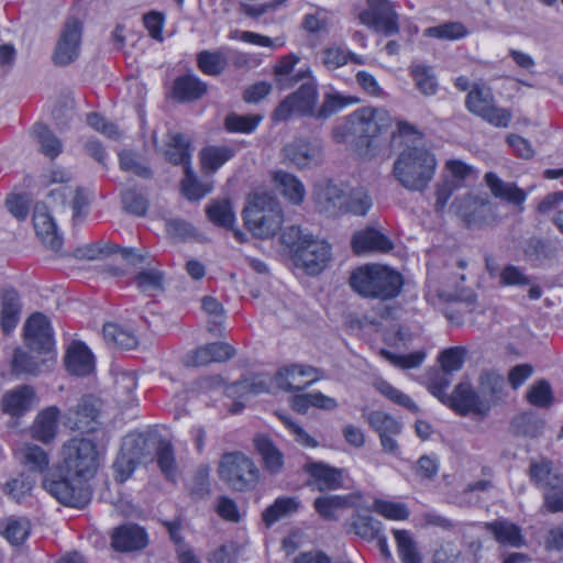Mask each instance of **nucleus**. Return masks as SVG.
Returning <instances> with one entry per match:
<instances>
[{
    "mask_svg": "<svg viewBox=\"0 0 563 563\" xmlns=\"http://www.w3.org/2000/svg\"><path fill=\"white\" fill-rule=\"evenodd\" d=\"M100 454L93 441L79 437L69 439L62 448L64 476L45 479L44 488L60 504L84 508L91 499L88 482L99 468Z\"/></svg>",
    "mask_w": 563,
    "mask_h": 563,
    "instance_id": "f257e3e1",
    "label": "nucleus"
},
{
    "mask_svg": "<svg viewBox=\"0 0 563 563\" xmlns=\"http://www.w3.org/2000/svg\"><path fill=\"white\" fill-rule=\"evenodd\" d=\"M397 139H401L405 147L394 163L393 176L407 190L421 192L433 178L437 159L409 123H398L397 133L391 134L393 141Z\"/></svg>",
    "mask_w": 563,
    "mask_h": 563,
    "instance_id": "f03ea898",
    "label": "nucleus"
},
{
    "mask_svg": "<svg viewBox=\"0 0 563 563\" xmlns=\"http://www.w3.org/2000/svg\"><path fill=\"white\" fill-rule=\"evenodd\" d=\"M390 126L391 118L385 109L364 107L335 126L333 137L338 143L347 145L358 156L371 158L376 154V137Z\"/></svg>",
    "mask_w": 563,
    "mask_h": 563,
    "instance_id": "7ed1b4c3",
    "label": "nucleus"
},
{
    "mask_svg": "<svg viewBox=\"0 0 563 563\" xmlns=\"http://www.w3.org/2000/svg\"><path fill=\"white\" fill-rule=\"evenodd\" d=\"M402 284V276L398 272L382 265L360 267L350 277V285L357 294L382 300L398 296Z\"/></svg>",
    "mask_w": 563,
    "mask_h": 563,
    "instance_id": "20e7f679",
    "label": "nucleus"
},
{
    "mask_svg": "<svg viewBox=\"0 0 563 563\" xmlns=\"http://www.w3.org/2000/svg\"><path fill=\"white\" fill-rule=\"evenodd\" d=\"M283 222V209L274 196L266 191H255L249 196V232L254 238H273Z\"/></svg>",
    "mask_w": 563,
    "mask_h": 563,
    "instance_id": "39448f33",
    "label": "nucleus"
},
{
    "mask_svg": "<svg viewBox=\"0 0 563 563\" xmlns=\"http://www.w3.org/2000/svg\"><path fill=\"white\" fill-rule=\"evenodd\" d=\"M467 109L495 126L506 128L511 119L508 110L497 108L490 88L474 85L466 97Z\"/></svg>",
    "mask_w": 563,
    "mask_h": 563,
    "instance_id": "423d86ee",
    "label": "nucleus"
},
{
    "mask_svg": "<svg viewBox=\"0 0 563 563\" xmlns=\"http://www.w3.org/2000/svg\"><path fill=\"white\" fill-rule=\"evenodd\" d=\"M101 405L92 396H84L68 408L64 415V424L73 431L91 433L99 429Z\"/></svg>",
    "mask_w": 563,
    "mask_h": 563,
    "instance_id": "0eeeda50",
    "label": "nucleus"
},
{
    "mask_svg": "<svg viewBox=\"0 0 563 563\" xmlns=\"http://www.w3.org/2000/svg\"><path fill=\"white\" fill-rule=\"evenodd\" d=\"M358 18L363 24L385 36L399 33V16L389 0H367V9Z\"/></svg>",
    "mask_w": 563,
    "mask_h": 563,
    "instance_id": "6e6552de",
    "label": "nucleus"
},
{
    "mask_svg": "<svg viewBox=\"0 0 563 563\" xmlns=\"http://www.w3.org/2000/svg\"><path fill=\"white\" fill-rule=\"evenodd\" d=\"M24 342L34 352L54 357V335L48 318L35 312L31 314L23 328Z\"/></svg>",
    "mask_w": 563,
    "mask_h": 563,
    "instance_id": "1a4fd4ad",
    "label": "nucleus"
},
{
    "mask_svg": "<svg viewBox=\"0 0 563 563\" xmlns=\"http://www.w3.org/2000/svg\"><path fill=\"white\" fill-rule=\"evenodd\" d=\"M317 101L316 85L309 80L302 84L299 89L285 98L273 112L275 121H286L292 114H313Z\"/></svg>",
    "mask_w": 563,
    "mask_h": 563,
    "instance_id": "9d476101",
    "label": "nucleus"
},
{
    "mask_svg": "<svg viewBox=\"0 0 563 563\" xmlns=\"http://www.w3.org/2000/svg\"><path fill=\"white\" fill-rule=\"evenodd\" d=\"M291 258L294 264L305 269L307 274L317 275L327 267L331 258V247L327 242L312 236L303 246L295 251Z\"/></svg>",
    "mask_w": 563,
    "mask_h": 563,
    "instance_id": "9b49d317",
    "label": "nucleus"
},
{
    "mask_svg": "<svg viewBox=\"0 0 563 563\" xmlns=\"http://www.w3.org/2000/svg\"><path fill=\"white\" fill-rule=\"evenodd\" d=\"M461 416L474 415L485 417L489 412V404L479 390L475 391L468 382L457 384L453 393L448 397V404Z\"/></svg>",
    "mask_w": 563,
    "mask_h": 563,
    "instance_id": "f8f14e48",
    "label": "nucleus"
},
{
    "mask_svg": "<svg viewBox=\"0 0 563 563\" xmlns=\"http://www.w3.org/2000/svg\"><path fill=\"white\" fill-rule=\"evenodd\" d=\"M81 32L82 24L77 19L67 20L53 53L55 65L66 66L78 58Z\"/></svg>",
    "mask_w": 563,
    "mask_h": 563,
    "instance_id": "ddd939ff",
    "label": "nucleus"
},
{
    "mask_svg": "<svg viewBox=\"0 0 563 563\" xmlns=\"http://www.w3.org/2000/svg\"><path fill=\"white\" fill-rule=\"evenodd\" d=\"M319 379V371L312 366L288 365L279 368L274 380L279 389L295 393L308 388Z\"/></svg>",
    "mask_w": 563,
    "mask_h": 563,
    "instance_id": "4468645a",
    "label": "nucleus"
},
{
    "mask_svg": "<svg viewBox=\"0 0 563 563\" xmlns=\"http://www.w3.org/2000/svg\"><path fill=\"white\" fill-rule=\"evenodd\" d=\"M365 418L368 424L378 433L383 451L388 454H397L399 444L396 437L401 433V423L380 410L371 411Z\"/></svg>",
    "mask_w": 563,
    "mask_h": 563,
    "instance_id": "2eb2a0df",
    "label": "nucleus"
},
{
    "mask_svg": "<svg viewBox=\"0 0 563 563\" xmlns=\"http://www.w3.org/2000/svg\"><path fill=\"white\" fill-rule=\"evenodd\" d=\"M36 404L37 395L34 387L19 385L2 395L0 409L12 418H20L31 411Z\"/></svg>",
    "mask_w": 563,
    "mask_h": 563,
    "instance_id": "dca6fc26",
    "label": "nucleus"
},
{
    "mask_svg": "<svg viewBox=\"0 0 563 563\" xmlns=\"http://www.w3.org/2000/svg\"><path fill=\"white\" fill-rule=\"evenodd\" d=\"M245 466L246 457L242 452L224 453L218 466V475L230 488L244 490L246 487Z\"/></svg>",
    "mask_w": 563,
    "mask_h": 563,
    "instance_id": "f3484780",
    "label": "nucleus"
},
{
    "mask_svg": "<svg viewBox=\"0 0 563 563\" xmlns=\"http://www.w3.org/2000/svg\"><path fill=\"white\" fill-rule=\"evenodd\" d=\"M284 156L298 168L317 166L322 161V148L317 142L297 139L283 148Z\"/></svg>",
    "mask_w": 563,
    "mask_h": 563,
    "instance_id": "a211bd4d",
    "label": "nucleus"
},
{
    "mask_svg": "<svg viewBox=\"0 0 563 563\" xmlns=\"http://www.w3.org/2000/svg\"><path fill=\"white\" fill-rule=\"evenodd\" d=\"M313 201L319 212L335 217L344 207V192L332 181H321L314 186Z\"/></svg>",
    "mask_w": 563,
    "mask_h": 563,
    "instance_id": "6ab92c4d",
    "label": "nucleus"
},
{
    "mask_svg": "<svg viewBox=\"0 0 563 563\" xmlns=\"http://www.w3.org/2000/svg\"><path fill=\"white\" fill-rule=\"evenodd\" d=\"M147 541V533L144 528L135 523L117 527L111 534V547L118 552L142 550L146 547Z\"/></svg>",
    "mask_w": 563,
    "mask_h": 563,
    "instance_id": "aec40b11",
    "label": "nucleus"
},
{
    "mask_svg": "<svg viewBox=\"0 0 563 563\" xmlns=\"http://www.w3.org/2000/svg\"><path fill=\"white\" fill-rule=\"evenodd\" d=\"M33 224L36 235L46 246L53 251H58L62 247L63 238L59 235L56 223L44 203L35 205Z\"/></svg>",
    "mask_w": 563,
    "mask_h": 563,
    "instance_id": "412c9836",
    "label": "nucleus"
},
{
    "mask_svg": "<svg viewBox=\"0 0 563 563\" xmlns=\"http://www.w3.org/2000/svg\"><path fill=\"white\" fill-rule=\"evenodd\" d=\"M303 470L312 477V481H309L308 484L314 485L320 492L336 489L343 485L342 470L321 462L306 463Z\"/></svg>",
    "mask_w": 563,
    "mask_h": 563,
    "instance_id": "4be33fe9",
    "label": "nucleus"
},
{
    "mask_svg": "<svg viewBox=\"0 0 563 563\" xmlns=\"http://www.w3.org/2000/svg\"><path fill=\"white\" fill-rule=\"evenodd\" d=\"M206 213L209 221L214 225L232 231L233 236L239 243L245 242L244 233L241 230L233 228L235 214L232 205L228 199L212 200L206 207Z\"/></svg>",
    "mask_w": 563,
    "mask_h": 563,
    "instance_id": "5701e85b",
    "label": "nucleus"
},
{
    "mask_svg": "<svg viewBox=\"0 0 563 563\" xmlns=\"http://www.w3.org/2000/svg\"><path fill=\"white\" fill-rule=\"evenodd\" d=\"M485 181L494 197L512 205L519 211L523 210L527 195L515 183L504 181L494 173H487Z\"/></svg>",
    "mask_w": 563,
    "mask_h": 563,
    "instance_id": "b1692460",
    "label": "nucleus"
},
{
    "mask_svg": "<svg viewBox=\"0 0 563 563\" xmlns=\"http://www.w3.org/2000/svg\"><path fill=\"white\" fill-rule=\"evenodd\" d=\"M233 54L234 51L227 46L214 51L203 49L197 54V67L207 76H219L225 70L228 62Z\"/></svg>",
    "mask_w": 563,
    "mask_h": 563,
    "instance_id": "393cba45",
    "label": "nucleus"
},
{
    "mask_svg": "<svg viewBox=\"0 0 563 563\" xmlns=\"http://www.w3.org/2000/svg\"><path fill=\"white\" fill-rule=\"evenodd\" d=\"M0 323L2 331L9 334L19 323L21 313V300L19 292L12 288L0 290Z\"/></svg>",
    "mask_w": 563,
    "mask_h": 563,
    "instance_id": "a878e982",
    "label": "nucleus"
},
{
    "mask_svg": "<svg viewBox=\"0 0 563 563\" xmlns=\"http://www.w3.org/2000/svg\"><path fill=\"white\" fill-rule=\"evenodd\" d=\"M65 365L70 374L86 376L95 367L93 355L82 342H74L67 350Z\"/></svg>",
    "mask_w": 563,
    "mask_h": 563,
    "instance_id": "bb28decb",
    "label": "nucleus"
},
{
    "mask_svg": "<svg viewBox=\"0 0 563 563\" xmlns=\"http://www.w3.org/2000/svg\"><path fill=\"white\" fill-rule=\"evenodd\" d=\"M59 409L55 406L40 411L32 424V437L43 443L52 442L58 430Z\"/></svg>",
    "mask_w": 563,
    "mask_h": 563,
    "instance_id": "cd10ccee",
    "label": "nucleus"
},
{
    "mask_svg": "<svg viewBox=\"0 0 563 563\" xmlns=\"http://www.w3.org/2000/svg\"><path fill=\"white\" fill-rule=\"evenodd\" d=\"M208 85L192 74L177 77L173 85V96L179 102H192L202 98Z\"/></svg>",
    "mask_w": 563,
    "mask_h": 563,
    "instance_id": "c85d7f7f",
    "label": "nucleus"
},
{
    "mask_svg": "<svg viewBox=\"0 0 563 563\" xmlns=\"http://www.w3.org/2000/svg\"><path fill=\"white\" fill-rule=\"evenodd\" d=\"M352 247L356 254L372 251L388 252L393 249V243L378 230L369 228L354 233Z\"/></svg>",
    "mask_w": 563,
    "mask_h": 563,
    "instance_id": "c756f323",
    "label": "nucleus"
},
{
    "mask_svg": "<svg viewBox=\"0 0 563 563\" xmlns=\"http://www.w3.org/2000/svg\"><path fill=\"white\" fill-rule=\"evenodd\" d=\"M233 349L221 342L206 344L196 349L188 356L187 364L194 366H205L212 362H224L233 356Z\"/></svg>",
    "mask_w": 563,
    "mask_h": 563,
    "instance_id": "7c9ffc66",
    "label": "nucleus"
},
{
    "mask_svg": "<svg viewBox=\"0 0 563 563\" xmlns=\"http://www.w3.org/2000/svg\"><path fill=\"white\" fill-rule=\"evenodd\" d=\"M167 137L164 157L174 165H183L184 170L186 166H191L190 141L177 132H169Z\"/></svg>",
    "mask_w": 563,
    "mask_h": 563,
    "instance_id": "2f4dec72",
    "label": "nucleus"
},
{
    "mask_svg": "<svg viewBox=\"0 0 563 563\" xmlns=\"http://www.w3.org/2000/svg\"><path fill=\"white\" fill-rule=\"evenodd\" d=\"M54 361L53 356L44 355L42 358H35L29 352L18 347L14 350L11 372L15 376L32 375L36 376L42 372L43 366H47L48 362Z\"/></svg>",
    "mask_w": 563,
    "mask_h": 563,
    "instance_id": "473e14b6",
    "label": "nucleus"
},
{
    "mask_svg": "<svg viewBox=\"0 0 563 563\" xmlns=\"http://www.w3.org/2000/svg\"><path fill=\"white\" fill-rule=\"evenodd\" d=\"M273 180L280 194L292 205L302 203L306 189L302 183L292 174L284 170L273 173Z\"/></svg>",
    "mask_w": 563,
    "mask_h": 563,
    "instance_id": "72a5a7b5",
    "label": "nucleus"
},
{
    "mask_svg": "<svg viewBox=\"0 0 563 563\" xmlns=\"http://www.w3.org/2000/svg\"><path fill=\"white\" fill-rule=\"evenodd\" d=\"M289 405L294 411L300 415L307 413L310 407L322 410H334L338 407L334 398L325 396L320 391L297 394L291 397Z\"/></svg>",
    "mask_w": 563,
    "mask_h": 563,
    "instance_id": "f704fd0d",
    "label": "nucleus"
},
{
    "mask_svg": "<svg viewBox=\"0 0 563 563\" xmlns=\"http://www.w3.org/2000/svg\"><path fill=\"white\" fill-rule=\"evenodd\" d=\"M255 450L261 455L264 467L271 474H278L284 465L282 452L274 445L266 435H256L253 440Z\"/></svg>",
    "mask_w": 563,
    "mask_h": 563,
    "instance_id": "c9c22d12",
    "label": "nucleus"
},
{
    "mask_svg": "<svg viewBox=\"0 0 563 563\" xmlns=\"http://www.w3.org/2000/svg\"><path fill=\"white\" fill-rule=\"evenodd\" d=\"M499 284L503 286H529L528 296L532 300H538L542 295L541 287L533 284L531 278L515 265H507L501 269Z\"/></svg>",
    "mask_w": 563,
    "mask_h": 563,
    "instance_id": "e433bc0d",
    "label": "nucleus"
},
{
    "mask_svg": "<svg viewBox=\"0 0 563 563\" xmlns=\"http://www.w3.org/2000/svg\"><path fill=\"white\" fill-rule=\"evenodd\" d=\"M478 390L482 397L488 401L489 408L501 397L505 387L504 376L494 371H483L478 376Z\"/></svg>",
    "mask_w": 563,
    "mask_h": 563,
    "instance_id": "4c0bfd02",
    "label": "nucleus"
},
{
    "mask_svg": "<svg viewBox=\"0 0 563 563\" xmlns=\"http://www.w3.org/2000/svg\"><path fill=\"white\" fill-rule=\"evenodd\" d=\"M485 529L490 532L495 539L503 543L519 548L523 544L520 528L506 520H496L485 523Z\"/></svg>",
    "mask_w": 563,
    "mask_h": 563,
    "instance_id": "58836bf2",
    "label": "nucleus"
},
{
    "mask_svg": "<svg viewBox=\"0 0 563 563\" xmlns=\"http://www.w3.org/2000/svg\"><path fill=\"white\" fill-rule=\"evenodd\" d=\"M529 473L537 485L547 489L558 488L563 483V476L553 468L550 461L532 462Z\"/></svg>",
    "mask_w": 563,
    "mask_h": 563,
    "instance_id": "ea45409f",
    "label": "nucleus"
},
{
    "mask_svg": "<svg viewBox=\"0 0 563 563\" xmlns=\"http://www.w3.org/2000/svg\"><path fill=\"white\" fill-rule=\"evenodd\" d=\"M30 530L31 523L25 517H9L0 521V533L15 545L26 540Z\"/></svg>",
    "mask_w": 563,
    "mask_h": 563,
    "instance_id": "a19ab883",
    "label": "nucleus"
},
{
    "mask_svg": "<svg viewBox=\"0 0 563 563\" xmlns=\"http://www.w3.org/2000/svg\"><path fill=\"white\" fill-rule=\"evenodd\" d=\"M21 463L32 472L43 473L48 468V454L38 445L25 443L19 449Z\"/></svg>",
    "mask_w": 563,
    "mask_h": 563,
    "instance_id": "79ce46f5",
    "label": "nucleus"
},
{
    "mask_svg": "<svg viewBox=\"0 0 563 563\" xmlns=\"http://www.w3.org/2000/svg\"><path fill=\"white\" fill-rule=\"evenodd\" d=\"M120 252L121 256L125 260H129L132 264L141 263L144 261L142 256H136L134 254V250L131 247L120 249L115 244L111 243H95L90 244L85 249L84 257L87 260H97L100 256H109L113 253Z\"/></svg>",
    "mask_w": 563,
    "mask_h": 563,
    "instance_id": "37998d69",
    "label": "nucleus"
},
{
    "mask_svg": "<svg viewBox=\"0 0 563 563\" xmlns=\"http://www.w3.org/2000/svg\"><path fill=\"white\" fill-rule=\"evenodd\" d=\"M234 156V150L229 146H208L201 150L200 161L202 169L216 172Z\"/></svg>",
    "mask_w": 563,
    "mask_h": 563,
    "instance_id": "c03bdc74",
    "label": "nucleus"
},
{
    "mask_svg": "<svg viewBox=\"0 0 563 563\" xmlns=\"http://www.w3.org/2000/svg\"><path fill=\"white\" fill-rule=\"evenodd\" d=\"M33 134L40 144L41 153L45 156L54 159L62 153V141L46 125L36 123L33 128Z\"/></svg>",
    "mask_w": 563,
    "mask_h": 563,
    "instance_id": "a18cd8bd",
    "label": "nucleus"
},
{
    "mask_svg": "<svg viewBox=\"0 0 563 563\" xmlns=\"http://www.w3.org/2000/svg\"><path fill=\"white\" fill-rule=\"evenodd\" d=\"M165 275L158 269H144L135 276V285L141 292L155 296L164 291Z\"/></svg>",
    "mask_w": 563,
    "mask_h": 563,
    "instance_id": "49530a36",
    "label": "nucleus"
},
{
    "mask_svg": "<svg viewBox=\"0 0 563 563\" xmlns=\"http://www.w3.org/2000/svg\"><path fill=\"white\" fill-rule=\"evenodd\" d=\"M544 421L531 412L516 417L511 422V430L516 435L536 438L542 433Z\"/></svg>",
    "mask_w": 563,
    "mask_h": 563,
    "instance_id": "de8ad7c7",
    "label": "nucleus"
},
{
    "mask_svg": "<svg viewBox=\"0 0 563 563\" xmlns=\"http://www.w3.org/2000/svg\"><path fill=\"white\" fill-rule=\"evenodd\" d=\"M103 338L108 344L125 350L134 349L137 345L136 336L115 323L103 325Z\"/></svg>",
    "mask_w": 563,
    "mask_h": 563,
    "instance_id": "09e8293b",
    "label": "nucleus"
},
{
    "mask_svg": "<svg viewBox=\"0 0 563 563\" xmlns=\"http://www.w3.org/2000/svg\"><path fill=\"white\" fill-rule=\"evenodd\" d=\"M201 307L208 316V331L213 335H221L225 319L222 305L216 298L206 296L201 299Z\"/></svg>",
    "mask_w": 563,
    "mask_h": 563,
    "instance_id": "8fccbe9b",
    "label": "nucleus"
},
{
    "mask_svg": "<svg viewBox=\"0 0 563 563\" xmlns=\"http://www.w3.org/2000/svg\"><path fill=\"white\" fill-rule=\"evenodd\" d=\"M350 529L365 540H374L380 533V521L368 515L356 514L351 518Z\"/></svg>",
    "mask_w": 563,
    "mask_h": 563,
    "instance_id": "3c124183",
    "label": "nucleus"
},
{
    "mask_svg": "<svg viewBox=\"0 0 563 563\" xmlns=\"http://www.w3.org/2000/svg\"><path fill=\"white\" fill-rule=\"evenodd\" d=\"M299 508V501L294 497L277 498L275 503L263 512V520L267 526L283 517L294 514Z\"/></svg>",
    "mask_w": 563,
    "mask_h": 563,
    "instance_id": "603ef678",
    "label": "nucleus"
},
{
    "mask_svg": "<svg viewBox=\"0 0 563 563\" xmlns=\"http://www.w3.org/2000/svg\"><path fill=\"white\" fill-rule=\"evenodd\" d=\"M185 177L181 180V192L190 201L203 198L211 191V185L198 180L191 166H186Z\"/></svg>",
    "mask_w": 563,
    "mask_h": 563,
    "instance_id": "864d4df0",
    "label": "nucleus"
},
{
    "mask_svg": "<svg viewBox=\"0 0 563 563\" xmlns=\"http://www.w3.org/2000/svg\"><path fill=\"white\" fill-rule=\"evenodd\" d=\"M398 553L402 563H421L417 544L407 530H394Z\"/></svg>",
    "mask_w": 563,
    "mask_h": 563,
    "instance_id": "5fc2aeb1",
    "label": "nucleus"
},
{
    "mask_svg": "<svg viewBox=\"0 0 563 563\" xmlns=\"http://www.w3.org/2000/svg\"><path fill=\"white\" fill-rule=\"evenodd\" d=\"M224 395L230 400L225 404L230 413L236 415L244 410L246 400V382L243 378V375L236 382L225 387Z\"/></svg>",
    "mask_w": 563,
    "mask_h": 563,
    "instance_id": "6e6d98bb",
    "label": "nucleus"
},
{
    "mask_svg": "<svg viewBox=\"0 0 563 563\" xmlns=\"http://www.w3.org/2000/svg\"><path fill=\"white\" fill-rule=\"evenodd\" d=\"M313 506L322 518L333 520L335 519L334 510L350 507L351 503L350 497L332 495L316 498Z\"/></svg>",
    "mask_w": 563,
    "mask_h": 563,
    "instance_id": "4d7b16f0",
    "label": "nucleus"
},
{
    "mask_svg": "<svg viewBox=\"0 0 563 563\" xmlns=\"http://www.w3.org/2000/svg\"><path fill=\"white\" fill-rule=\"evenodd\" d=\"M156 460L162 473L166 476V478L174 481L177 476V465L173 445L169 442H159L156 450Z\"/></svg>",
    "mask_w": 563,
    "mask_h": 563,
    "instance_id": "13d9d810",
    "label": "nucleus"
},
{
    "mask_svg": "<svg viewBox=\"0 0 563 563\" xmlns=\"http://www.w3.org/2000/svg\"><path fill=\"white\" fill-rule=\"evenodd\" d=\"M527 400L540 408H549L553 404V393L548 380L540 379L527 393Z\"/></svg>",
    "mask_w": 563,
    "mask_h": 563,
    "instance_id": "bf43d9fd",
    "label": "nucleus"
},
{
    "mask_svg": "<svg viewBox=\"0 0 563 563\" xmlns=\"http://www.w3.org/2000/svg\"><path fill=\"white\" fill-rule=\"evenodd\" d=\"M466 353L467 350L463 346H454L444 350L439 356L441 368L446 373L461 369L464 364Z\"/></svg>",
    "mask_w": 563,
    "mask_h": 563,
    "instance_id": "052dcab7",
    "label": "nucleus"
},
{
    "mask_svg": "<svg viewBox=\"0 0 563 563\" xmlns=\"http://www.w3.org/2000/svg\"><path fill=\"white\" fill-rule=\"evenodd\" d=\"M426 35L445 40H456L465 36L467 31L460 22H449L438 26L429 27L424 31Z\"/></svg>",
    "mask_w": 563,
    "mask_h": 563,
    "instance_id": "680f3d73",
    "label": "nucleus"
},
{
    "mask_svg": "<svg viewBox=\"0 0 563 563\" xmlns=\"http://www.w3.org/2000/svg\"><path fill=\"white\" fill-rule=\"evenodd\" d=\"M412 77L416 82V87L426 96H432L435 93L438 84L433 74L430 69L423 66L412 67Z\"/></svg>",
    "mask_w": 563,
    "mask_h": 563,
    "instance_id": "e2e57ef3",
    "label": "nucleus"
},
{
    "mask_svg": "<svg viewBox=\"0 0 563 563\" xmlns=\"http://www.w3.org/2000/svg\"><path fill=\"white\" fill-rule=\"evenodd\" d=\"M33 486L34 481L21 474L5 484V490L12 499L21 503L25 496L31 494Z\"/></svg>",
    "mask_w": 563,
    "mask_h": 563,
    "instance_id": "0e129e2a",
    "label": "nucleus"
},
{
    "mask_svg": "<svg viewBox=\"0 0 563 563\" xmlns=\"http://www.w3.org/2000/svg\"><path fill=\"white\" fill-rule=\"evenodd\" d=\"M345 210L356 216H365L372 207V200L363 189L351 191L349 199L345 201Z\"/></svg>",
    "mask_w": 563,
    "mask_h": 563,
    "instance_id": "69168bd1",
    "label": "nucleus"
},
{
    "mask_svg": "<svg viewBox=\"0 0 563 563\" xmlns=\"http://www.w3.org/2000/svg\"><path fill=\"white\" fill-rule=\"evenodd\" d=\"M375 386L382 395L393 400L397 405L402 406L412 412L418 411L417 405L407 395L393 387L389 383L380 380L376 383Z\"/></svg>",
    "mask_w": 563,
    "mask_h": 563,
    "instance_id": "338daca9",
    "label": "nucleus"
},
{
    "mask_svg": "<svg viewBox=\"0 0 563 563\" xmlns=\"http://www.w3.org/2000/svg\"><path fill=\"white\" fill-rule=\"evenodd\" d=\"M210 468L208 465H200L194 474L189 485L190 494L197 498H203L210 493L209 483Z\"/></svg>",
    "mask_w": 563,
    "mask_h": 563,
    "instance_id": "774afa93",
    "label": "nucleus"
}]
</instances>
